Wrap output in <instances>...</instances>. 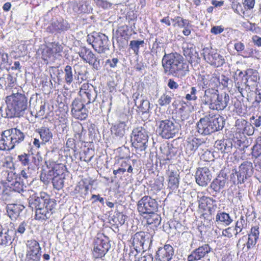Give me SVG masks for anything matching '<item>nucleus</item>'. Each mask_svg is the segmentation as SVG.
Here are the masks:
<instances>
[{
	"mask_svg": "<svg viewBox=\"0 0 261 261\" xmlns=\"http://www.w3.org/2000/svg\"><path fill=\"white\" fill-rule=\"evenodd\" d=\"M214 147L222 153H228L232 147V141L230 139L219 140L215 142Z\"/></svg>",
	"mask_w": 261,
	"mask_h": 261,
	"instance_id": "obj_25",
	"label": "nucleus"
},
{
	"mask_svg": "<svg viewBox=\"0 0 261 261\" xmlns=\"http://www.w3.org/2000/svg\"><path fill=\"white\" fill-rule=\"evenodd\" d=\"M36 132L39 134L43 144L49 142L53 138V134L48 127H41L37 129Z\"/></svg>",
	"mask_w": 261,
	"mask_h": 261,
	"instance_id": "obj_35",
	"label": "nucleus"
},
{
	"mask_svg": "<svg viewBox=\"0 0 261 261\" xmlns=\"http://www.w3.org/2000/svg\"><path fill=\"white\" fill-rule=\"evenodd\" d=\"M29 203L30 207L36 210V219L43 220L50 218L57 205L56 200L50 199L45 193L30 196Z\"/></svg>",
	"mask_w": 261,
	"mask_h": 261,
	"instance_id": "obj_1",
	"label": "nucleus"
},
{
	"mask_svg": "<svg viewBox=\"0 0 261 261\" xmlns=\"http://www.w3.org/2000/svg\"><path fill=\"white\" fill-rule=\"evenodd\" d=\"M138 210L140 214H150L157 211L158 204L150 196L143 197L138 202Z\"/></svg>",
	"mask_w": 261,
	"mask_h": 261,
	"instance_id": "obj_13",
	"label": "nucleus"
},
{
	"mask_svg": "<svg viewBox=\"0 0 261 261\" xmlns=\"http://www.w3.org/2000/svg\"><path fill=\"white\" fill-rule=\"evenodd\" d=\"M36 154H27L18 155V158L22 163H37Z\"/></svg>",
	"mask_w": 261,
	"mask_h": 261,
	"instance_id": "obj_44",
	"label": "nucleus"
},
{
	"mask_svg": "<svg viewBox=\"0 0 261 261\" xmlns=\"http://www.w3.org/2000/svg\"><path fill=\"white\" fill-rule=\"evenodd\" d=\"M200 201L201 203L199 204V206L203 207L202 205L205 204L210 213L209 214H207L206 213L203 214L202 216L203 217L204 219H206L207 220H210L212 218L211 215L213 212L214 203L215 202V200L210 197L203 196L200 199Z\"/></svg>",
	"mask_w": 261,
	"mask_h": 261,
	"instance_id": "obj_26",
	"label": "nucleus"
},
{
	"mask_svg": "<svg viewBox=\"0 0 261 261\" xmlns=\"http://www.w3.org/2000/svg\"><path fill=\"white\" fill-rule=\"evenodd\" d=\"M238 234L239 233L237 232L236 229L234 227H228L224 229L222 231V235L228 238L232 237L233 236L237 237Z\"/></svg>",
	"mask_w": 261,
	"mask_h": 261,
	"instance_id": "obj_56",
	"label": "nucleus"
},
{
	"mask_svg": "<svg viewBox=\"0 0 261 261\" xmlns=\"http://www.w3.org/2000/svg\"><path fill=\"white\" fill-rule=\"evenodd\" d=\"M68 28L69 26L67 22L61 19L54 21L51 25L47 28V30L54 33L66 31Z\"/></svg>",
	"mask_w": 261,
	"mask_h": 261,
	"instance_id": "obj_27",
	"label": "nucleus"
},
{
	"mask_svg": "<svg viewBox=\"0 0 261 261\" xmlns=\"http://www.w3.org/2000/svg\"><path fill=\"white\" fill-rule=\"evenodd\" d=\"M178 175L176 173L172 172L169 176L168 187L172 191H176L179 185Z\"/></svg>",
	"mask_w": 261,
	"mask_h": 261,
	"instance_id": "obj_43",
	"label": "nucleus"
},
{
	"mask_svg": "<svg viewBox=\"0 0 261 261\" xmlns=\"http://www.w3.org/2000/svg\"><path fill=\"white\" fill-rule=\"evenodd\" d=\"M157 132L162 138H174L179 132V126L174 120L165 119L157 122Z\"/></svg>",
	"mask_w": 261,
	"mask_h": 261,
	"instance_id": "obj_6",
	"label": "nucleus"
},
{
	"mask_svg": "<svg viewBox=\"0 0 261 261\" xmlns=\"http://www.w3.org/2000/svg\"><path fill=\"white\" fill-rule=\"evenodd\" d=\"M212 175L206 167L199 168L196 172V181L200 186H205L211 181Z\"/></svg>",
	"mask_w": 261,
	"mask_h": 261,
	"instance_id": "obj_16",
	"label": "nucleus"
},
{
	"mask_svg": "<svg viewBox=\"0 0 261 261\" xmlns=\"http://www.w3.org/2000/svg\"><path fill=\"white\" fill-rule=\"evenodd\" d=\"M10 130L3 131L0 135V150H10L13 149L15 145L13 142Z\"/></svg>",
	"mask_w": 261,
	"mask_h": 261,
	"instance_id": "obj_20",
	"label": "nucleus"
},
{
	"mask_svg": "<svg viewBox=\"0 0 261 261\" xmlns=\"http://www.w3.org/2000/svg\"><path fill=\"white\" fill-rule=\"evenodd\" d=\"M206 141V139L203 138H189L185 144L186 152L189 154L194 153L198 147L205 146Z\"/></svg>",
	"mask_w": 261,
	"mask_h": 261,
	"instance_id": "obj_18",
	"label": "nucleus"
},
{
	"mask_svg": "<svg viewBox=\"0 0 261 261\" xmlns=\"http://www.w3.org/2000/svg\"><path fill=\"white\" fill-rule=\"evenodd\" d=\"M10 188L12 189L11 191H14L15 193H18L17 196L20 195V193L21 192H23L25 190L24 188H26V186H24V184L22 181H21L20 178L19 177L18 179L16 178L15 181H12L10 184ZM22 195V194H21Z\"/></svg>",
	"mask_w": 261,
	"mask_h": 261,
	"instance_id": "obj_40",
	"label": "nucleus"
},
{
	"mask_svg": "<svg viewBox=\"0 0 261 261\" xmlns=\"http://www.w3.org/2000/svg\"><path fill=\"white\" fill-rule=\"evenodd\" d=\"M87 63L92 66L93 70H99L101 67L100 59L97 56H95L93 57Z\"/></svg>",
	"mask_w": 261,
	"mask_h": 261,
	"instance_id": "obj_51",
	"label": "nucleus"
},
{
	"mask_svg": "<svg viewBox=\"0 0 261 261\" xmlns=\"http://www.w3.org/2000/svg\"><path fill=\"white\" fill-rule=\"evenodd\" d=\"M25 245L27 249L24 261H40L41 248L38 242L31 239L28 240Z\"/></svg>",
	"mask_w": 261,
	"mask_h": 261,
	"instance_id": "obj_12",
	"label": "nucleus"
},
{
	"mask_svg": "<svg viewBox=\"0 0 261 261\" xmlns=\"http://www.w3.org/2000/svg\"><path fill=\"white\" fill-rule=\"evenodd\" d=\"M89 191V186L86 185L84 181L82 183H79V185L75 187L74 192L75 194L80 193L81 197L85 198L88 194Z\"/></svg>",
	"mask_w": 261,
	"mask_h": 261,
	"instance_id": "obj_46",
	"label": "nucleus"
},
{
	"mask_svg": "<svg viewBox=\"0 0 261 261\" xmlns=\"http://www.w3.org/2000/svg\"><path fill=\"white\" fill-rule=\"evenodd\" d=\"M86 105L85 103L79 98H75L71 103V112L82 108Z\"/></svg>",
	"mask_w": 261,
	"mask_h": 261,
	"instance_id": "obj_58",
	"label": "nucleus"
},
{
	"mask_svg": "<svg viewBox=\"0 0 261 261\" xmlns=\"http://www.w3.org/2000/svg\"><path fill=\"white\" fill-rule=\"evenodd\" d=\"M79 10L82 13H90L92 8L90 3L84 0L81 1L78 4Z\"/></svg>",
	"mask_w": 261,
	"mask_h": 261,
	"instance_id": "obj_48",
	"label": "nucleus"
},
{
	"mask_svg": "<svg viewBox=\"0 0 261 261\" xmlns=\"http://www.w3.org/2000/svg\"><path fill=\"white\" fill-rule=\"evenodd\" d=\"M144 44L143 40H132L129 43L130 48L134 51L136 55H138L139 52L140 46H143Z\"/></svg>",
	"mask_w": 261,
	"mask_h": 261,
	"instance_id": "obj_50",
	"label": "nucleus"
},
{
	"mask_svg": "<svg viewBox=\"0 0 261 261\" xmlns=\"http://www.w3.org/2000/svg\"><path fill=\"white\" fill-rule=\"evenodd\" d=\"M226 182L223 177H218L215 178L211 184V188L216 192H220L223 189Z\"/></svg>",
	"mask_w": 261,
	"mask_h": 261,
	"instance_id": "obj_39",
	"label": "nucleus"
},
{
	"mask_svg": "<svg viewBox=\"0 0 261 261\" xmlns=\"http://www.w3.org/2000/svg\"><path fill=\"white\" fill-rule=\"evenodd\" d=\"M247 221V218L244 216L241 215L240 218L235 223L234 227L236 229L237 232L241 233L246 227Z\"/></svg>",
	"mask_w": 261,
	"mask_h": 261,
	"instance_id": "obj_47",
	"label": "nucleus"
},
{
	"mask_svg": "<svg viewBox=\"0 0 261 261\" xmlns=\"http://www.w3.org/2000/svg\"><path fill=\"white\" fill-rule=\"evenodd\" d=\"M150 215L147 218V223L148 225H152V227H158L161 222V218L160 215L153 212L149 214Z\"/></svg>",
	"mask_w": 261,
	"mask_h": 261,
	"instance_id": "obj_42",
	"label": "nucleus"
},
{
	"mask_svg": "<svg viewBox=\"0 0 261 261\" xmlns=\"http://www.w3.org/2000/svg\"><path fill=\"white\" fill-rule=\"evenodd\" d=\"M132 245L137 252L144 251L151 243L150 234L144 231L136 232L132 238Z\"/></svg>",
	"mask_w": 261,
	"mask_h": 261,
	"instance_id": "obj_10",
	"label": "nucleus"
},
{
	"mask_svg": "<svg viewBox=\"0 0 261 261\" xmlns=\"http://www.w3.org/2000/svg\"><path fill=\"white\" fill-rule=\"evenodd\" d=\"M247 122L246 120L242 118L237 119L235 124L237 129L238 130L239 132L241 131L243 132L244 128L247 124Z\"/></svg>",
	"mask_w": 261,
	"mask_h": 261,
	"instance_id": "obj_64",
	"label": "nucleus"
},
{
	"mask_svg": "<svg viewBox=\"0 0 261 261\" xmlns=\"http://www.w3.org/2000/svg\"><path fill=\"white\" fill-rule=\"evenodd\" d=\"M110 248L109 238L103 234H98L93 242V255L96 258H102Z\"/></svg>",
	"mask_w": 261,
	"mask_h": 261,
	"instance_id": "obj_9",
	"label": "nucleus"
},
{
	"mask_svg": "<svg viewBox=\"0 0 261 261\" xmlns=\"http://www.w3.org/2000/svg\"><path fill=\"white\" fill-rule=\"evenodd\" d=\"M206 61L211 65L217 67L222 66L225 63L223 57L216 51L212 52L211 55L210 56H209Z\"/></svg>",
	"mask_w": 261,
	"mask_h": 261,
	"instance_id": "obj_29",
	"label": "nucleus"
},
{
	"mask_svg": "<svg viewBox=\"0 0 261 261\" xmlns=\"http://www.w3.org/2000/svg\"><path fill=\"white\" fill-rule=\"evenodd\" d=\"M250 165V164H241L239 166V171H236L235 173L237 176L238 180L240 182H244V179L246 177L245 169L247 166Z\"/></svg>",
	"mask_w": 261,
	"mask_h": 261,
	"instance_id": "obj_53",
	"label": "nucleus"
},
{
	"mask_svg": "<svg viewBox=\"0 0 261 261\" xmlns=\"http://www.w3.org/2000/svg\"><path fill=\"white\" fill-rule=\"evenodd\" d=\"M160 149L162 152L164 153L162 155L163 159H158L157 154L156 153H151L149 155L150 160L152 163H161L162 160H170L171 159V155L170 154H168L169 152V148L168 147L163 146L160 147Z\"/></svg>",
	"mask_w": 261,
	"mask_h": 261,
	"instance_id": "obj_31",
	"label": "nucleus"
},
{
	"mask_svg": "<svg viewBox=\"0 0 261 261\" xmlns=\"http://www.w3.org/2000/svg\"><path fill=\"white\" fill-rule=\"evenodd\" d=\"M172 97L166 93L163 94L158 100V103L161 106H166L171 102Z\"/></svg>",
	"mask_w": 261,
	"mask_h": 261,
	"instance_id": "obj_55",
	"label": "nucleus"
},
{
	"mask_svg": "<svg viewBox=\"0 0 261 261\" xmlns=\"http://www.w3.org/2000/svg\"><path fill=\"white\" fill-rule=\"evenodd\" d=\"M164 73L182 79L189 72V65L177 53L165 54L162 60Z\"/></svg>",
	"mask_w": 261,
	"mask_h": 261,
	"instance_id": "obj_2",
	"label": "nucleus"
},
{
	"mask_svg": "<svg viewBox=\"0 0 261 261\" xmlns=\"http://www.w3.org/2000/svg\"><path fill=\"white\" fill-rule=\"evenodd\" d=\"M72 115L74 118L81 120L86 119L88 117V110L86 108V106L82 107L76 110L75 111L71 112Z\"/></svg>",
	"mask_w": 261,
	"mask_h": 261,
	"instance_id": "obj_41",
	"label": "nucleus"
},
{
	"mask_svg": "<svg viewBox=\"0 0 261 261\" xmlns=\"http://www.w3.org/2000/svg\"><path fill=\"white\" fill-rule=\"evenodd\" d=\"M10 130L3 131L0 135V150H10L13 149L15 145L13 142Z\"/></svg>",
	"mask_w": 261,
	"mask_h": 261,
	"instance_id": "obj_21",
	"label": "nucleus"
},
{
	"mask_svg": "<svg viewBox=\"0 0 261 261\" xmlns=\"http://www.w3.org/2000/svg\"><path fill=\"white\" fill-rule=\"evenodd\" d=\"M27 226L28 223L25 221H23L22 222L20 223L17 228L15 230H14V231H15V235L16 233H19L20 234L24 233L26 230Z\"/></svg>",
	"mask_w": 261,
	"mask_h": 261,
	"instance_id": "obj_61",
	"label": "nucleus"
},
{
	"mask_svg": "<svg viewBox=\"0 0 261 261\" xmlns=\"http://www.w3.org/2000/svg\"><path fill=\"white\" fill-rule=\"evenodd\" d=\"M94 2L97 7L103 9H108L111 8L113 5L106 0H94Z\"/></svg>",
	"mask_w": 261,
	"mask_h": 261,
	"instance_id": "obj_60",
	"label": "nucleus"
},
{
	"mask_svg": "<svg viewBox=\"0 0 261 261\" xmlns=\"http://www.w3.org/2000/svg\"><path fill=\"white\" fill-rule=\"evenodd\" d=\"M25 207L20 204L10 203L6 206V212L11 220H16Z\"/></svg>",
	"mask_w": 261,
	"mask_h": 261,
	"instance_id": "obj_23",
	"label": "nucleus"
},
{
	"mask_svg": "<svg viewBox=\"0 0 261 261\" xmlns=\"http://www.w3.org/2000/svg\"><path fill=\"white\" fill-rule=\"evenodd\" d=\"M15 238V231L12 229H2L0 231V249L11 245Z\"/></svg>",
	"mask_w": 261,
	"mask_h": 261,
	"instance_id": "obj_22",
	"label": "nucleus"
},
{
	"mask_svg": "<svg viewBox=\"0 0 261 261\" xmlns=\"http://www.w3.org/2000/svg\"><path fill=\"white\" fill-rule=\"evenodd\" d=\"M252 150V154L255 158L261 155V136L256 139V143L253 146Z\"/></svg>",
	"mask_w": 261,
	"mask_h": 261,
	"instance_id": "obj_49",
	"label": "nucleus"
},
{
	"mask_svg": "<svg viewBox=\"0 0 261 261\" xmlns=\"http://www.w3.org/2000/svg\"><path fill=\"white\" fill-rule=\"evenodd\" d=\"M128 127L126 122L120 121L113 125L111 127L113 142L120 145L125 142L126 137L125 135Z\"/></svg>",
	"mask_w": 261,
	"mask_h": 261,
	"instance_id": "obj_14",
	"label": "nucleus"
},
{
	"mask_svg": "<svg viewBox=\"0 0 261 261\" xmlns=\"http://www.w3.org/2000/svg\"><path fill=\"white\" fill-rule=\"evenodd\" d=\"M243 77H245L244 85L247 86H249L247 84L248 83H256L259 79L258 72L251 68H249L245 71Z\"/></svg>",
	"mask_w": 261,
	"mask_h": 261,
	"instance_id": "obj_30",
	"label": "nucleus"
},
{
	"mask_svg": "<svg viewBox=\"0 0 261 261\" xmlns=\"http://www.w3.org/2000/svg\"><path fill=\"white\" fill-rule=\"evenodd\" d=\"M242 3L243 5V9H245L246 11L254 8L255 0H242Z\"/></svg>",
	"mask_w": 261,
	"mask_h": 261,
	"instance_id": "obj_63",
	"label": "nucleus"
},
{
	"mask_svg": "<svg viewBox=\"0 0 261 261\" xmlns=\"http://www.w3.org/2000/svg\"><path fill=\"white\" fill-rule=\"evenodd\" d=\"M201 101L203 105L208 106L210 109L221 111L227 106L229 97L228 94L219 95L217 90L209 88L205 90Z\"/></svg>",
	"mask_w": 261,
	"mask_h": 261,
	"instance_id": "obj_4",
	"label": "nucleus"
},
{
	"mask_svg": "<svg viewBox=\"0 0 261 261\" xmlns=\"http://www.w3.org/2000/svg\"><path fill=\"white\" fill-rule=\"evenodd\" d=\"M87 42L99 54L105 53L109 50V39L104 34L96 33L94 35L88 37Z\"/></svg>",
	"mask_w": 261,
	"mask_h": 261,
	"instance_id": "obj_11",
	"label": "nucleus"
},
{
	"mask_svg": "<svg viewBox=\"0 0 261 261\" xmlns=\"http://www.w3.org/2000/svg\"><path fill=\"white\" fill-rule=\"evenodd\" d=\"M66 147L72 150L74 152L79 150V146L73 138H69L66 141Z\"/></svg>",
	"mask_w": 261,
	"mask_h": 261,
	"instance_id": "obj_57",
	"label": "nucleus"
},
{
	"mask_svg": "<svg viewBox=\"0 0 261 261\" xmlns=\"http://www.w3.org/2000/svg\"><path fill=\"white\" fill-rule=\"evenodd\" d=\"M174 255L173 247L169 244H165L163 247L158 248L155 255L156 261H170Z\"/></svg>",
	"mask_w": 261,
	"mask_h": 261,
	"instance_id": "obj_15",
	"label": "nucleus"
},
{
	"mask_svg": "<svg viewBox=\"0 0 261 261\" xmlns=\"http://www.w3.org/2000/svg\"><path fill=\"white\" fill-rule=\"evenodd\" d=\"M254 132V128L251 123L247 122V124L245 125L243 134H246L248 136H252Z\"/></svg>",
	"mask_w": 261,
	"mask_h": 261,
	"instance_id": "obj_62",
	"label": "nucleus"
},
{
	"mask_svg": "<svg viewBox=\"0 0 261 261\" xmlns=\"http://www.w3.org/2000/svg\"><path fill=\"white\" fill-rule=\"evenodd\" d=\"M15 82V78L10 74H3L2 76L0 77V86H5L6 89H11L14 86Z\"/></svg>",
	"mask_w": 261,
	"mask_h": 261,
	"instance_id": "obj_33",
	"label": "nucleus"
},
{
	"mask_svg": "<svg viewBox=\"0 0 261 261\" xmlns=\"http://www.w3.org/2000/svg\"><path fill=\"white\" fill-rule=\"evenodd\" d=\"M212 250V248L208 244H204L194 250L188 256V261H196L200 260L205 257Z\"/></svg>",
	"mask_w": 261,
	"mask_h": 261,
	"instance_id": "obj_17",
	"label": "nucleus"
},
{
	"mask_svg": "<svg viewBox=\"0 0 261 261\" xmlns=\"http://www.w3.org/2000/svg\"><path fill=\"white\" fill-rule=\"evenodd\" d=\"M8 130H10V134L12 136V140L15 146L24 140L25 135L19 129L17 128H12Z\"/></svg>",
	"mask_w": 261,
	"mask_h": 261,
	"instance_id": "obj_34",
	"label": "nucleus"
},
{
	"mask_svg": "<svg viewBox=\"0 0 261 261\" xmlns=\"http://www.w3.org/2000/svg\"><path fill=\"white\" fill-rule=\"evenodd\" d=\"M7 117L13 118L23 116L28 111V98L23 94L16 93L6 97Z\"/></svg>",
	"mask_w": 261,
	"mask_h": 261,
	"instance_id": "obj_3",
	"label": "nucleus"
},
{
	"mask_svg": "<svg viewBox=\"0 0 261 261\" xmlns=\"http://www.w3.org/2000/svg\"><path fill=\"white\" fill-rule=\"evenodd\" d=\"M79 55L80 58L87 63L96 56L91 49L85 46L80 47Z\"/></svg>",
	"mask_w": 261,
	"mask_h": 261,
	"instance_id": "obj_38",
	"label": "nucleus"
},
{
	"mask_svg": "<svg viewBox=\"0 0 261 261\" xmlns=\"http://www.w3.org/2000/svg\"><path fill=\"white\" fill-rule=\"evenodd\" d=\"M60 164H43L42 166V174L47 175L49 176H54L52 178V182L54 188L60 190L64 186V177L60 176L61 172H58L57 168ZM63 166L66 168L64 164Z\"/></svg>",
	"mask_w": 261,
	"mask_h": 261,
	"instance_id": "obj_8",
	"label": "nucleus"
},
{
	"mask_svg": "<svg viewBox=\"0 0 261 261\" xmlns=\"http://www.w3.org/2000/svg\"><path fill=\"white\" fill-rule=\"evenodd\" d=\"M258 240L254 239L253 237L251 236L249 234H248V240L247 242L244 245L246 246L247 250L248 251L251 249L255 247Z\"/></svg>",
	"mask_w": 261,
	"mask_h": 261,
	"instance_id": "obj_59",
	"label": "nucleus"
},
{
	"mask_svg": "<svg viewBox=\"0 0 261 261\" xmlns=\"http://www.w3.org/2000/svg\"><path fill=\"white\" fill-rule=\"evenodd\" d=\"M184 55L191 63L199 59L198 53L193 44L185 43L182 46Z\"/></svg>",
	"mask_w": 261,
	"mask_h": 261,
	"instance_id": "obj_24",
	"label": "nucleus"
},
{
	"mask_svg": "<svg viewBox=\"0 0 261 261\" xmlns=\"http://www.w3.org/2000/svg\"><path fill=\"white\" fill-rule=\"evenodd\" d=\"M239 0H237L236 2L232 3V8L234 11L237 14L242 15H244L245 13V9H243V5L242 2H239Z\"/></svg>",
	"mask_w": 261,
	"mask_h": 261,
	"instance_id": "obj_52",
	"label": "nucleus"
},
{
	"mask_svg": "<svg viewBox=\"0 0 261 261\" xmlns=\"http://www.w3.org/2000/svg\"><path fill=\"white\" fill-rule=\"evenodd\" d=\"M133 98L135 106L138 107L139 111L142 112V114H148L150 109V102L147 100L145 99L139 93L136 92L133 94Z\"/></svg>",
	"mask_w": 261,
	"mask_h": 261,
	"instance_id": "obj_19",
	"label": "nucleus"
},
{
	"mask_svg": "<svg viewBox=\"0 0 261 261\" xmlns=\"http://www.w3.org/2000/svg\"><path fill=\"white\" fill-rule=\"evenodd\" d=\"M17 194L10 190H6L1 194V199L4 202H15L17 201Z\"/></svg>",
	"mask_w": 261,
	"mask_h": 261,
	"instance_id": "obj_37",
	"label": "nucleus"
},
{
	"mask_svg": "<svg viewBox=\"0 0 261 261\" xmlns=\"http://www.w3.org/2000/svg\"><path fill=\"white\" fill-rule=\"evenodd\" d=\"M125 218L126 216L124 215L122 213L117 212L114 216L112 220L116 225H122L125 223Z\"/></svg>",
	"mask_w": 261,
	"mask_h": 261,
	"instance_id": "obj_54",
	"label": "nucleus"
},
{
	"mask_svg": "<svg viewBox=\"0 0 261 261\" xmlns=\"http://www.w3.org/2000/svg\"><path fill=\"white\" fill-rule=\"evenodd\" d=\"M215 222L218 224H222L225 226H227L233 222V219L229 214L219 211L216 216Z\"/></svg>",
	"mask_w": 261,
	"mask_h": 261,
	"instance_id": "obj_28",
	"label": "nucleus"
},
{
	"mask_svg": "<svg viewBox=\"0 0 261 261\" xmlns=\"http://www.w3.org/2000/svg\"><path fill=\"white\" fill-rule=\"evenodd\" d=\"M64 73L65 83L68 85H70L73 81L74 79V75L71 66L66 65L64 68Z\"/></svg>",
	"mask_w": 261,
	"mask_h": 261,
	"instance_id": "obj_45",
	"label": "nucleus"
},
{
	"mask_svg": "<svg viewBox=\"0 0 261 261\" xmlns=\"http://www.w3.org/2000/svg\"><path fill=\"white\" fill-rule=\"evenodd\" d=\"M131 138L132 145L137 152L145 151L147 146L148 136L144 128L138 127L134 129Z\"/></svg>",
	"mask_w": 261,
	"mask_h": 261,
	"instance_id": "obj_7",
	"label": "nucleus"
},
{
	"mask_svg": "<svg viewBox=\"0 0 261 261\" xmlns=\"http://www.w3.org/2000/svg\"><path fill=\"white\" fill-rule=\"evenodd\" d=\"M81 95L82 97V100L86 105L93 102L96 97L95 91L87 89L86 91H80Z\"/></svg>",
	"mask_w": 261,
	"mask_h": 261,
	"instance_id": "obj_36",
	"label": "nucleus"
},
{
	"mask_svg": "<svg viewBox=\"0 0 261 261\" xmlns=\"http://www.w3.org/2000/svg\"><path fill=\"white\" fill-rule=\"evenodd\" d=\"M32 98L30 99V106H34V109L36 110V117L43 116L45 112V102L41 99H36L35 100V104L31 102Z\"/></svg>",
	"mask_w": 261,
	"mask_h": 261,
	"instance_id": "obj_32",
	"label": "nucleus"
},
{
	"mask_svg": "<svg viewBox=\"0 0 261 261\" xmlns=\"http://www.w3.org/2000/svg\"><path fill=\"white\" fill-rule=\"evenodd\" d=\"M196 126L199 134L207 135L221 129L223 127V120L219 115L210 114L201 118Z\"/></svg>",
	"mask_w": 261,
	"mask_h": 261,
	"instance_id": "obj_5",
	"label": "nucleus"
}]
</instances>
